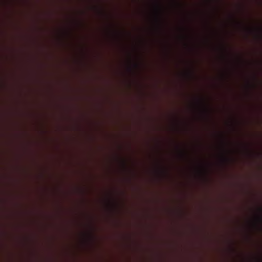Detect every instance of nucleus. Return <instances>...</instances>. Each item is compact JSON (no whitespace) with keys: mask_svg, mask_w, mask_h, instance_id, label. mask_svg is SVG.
<instances>
[{"mask_svg":"<svg viewBox=\"0 0 262 262\" xmlns=\"http://www.w3.org/2000/svg\"><path fill=\"white\" fill-rule=\"evenodd\" d=\"M223 159H224V160H225V161L227 160V158L224 155L223 156Z\"/></svg>","mask_w":262,"mask_h":262,"instance_id":"20e7f679","label":"nucleus"},{"mask_svg":"<svg viewBox=\"0 0 262 262\" xmlns=\"http://www.w3.org/2000/svg\"><path fill=\"white\" fill-rule=\"evenodd\" d=\"M156 14L157 15V21H160V17L162 12L161 5L159 3H156L155 5Z\"/></svg>","mask_w":262,"mask_h":262,"instance_id":"f257e3e1","label":"nucleus"},{"mask_svg":"<svg viewBox=\"0 0 262 262\" xmlns=\"http://www.w3.org/2000/svg\"><path fill=\"white\" fill-rule=\"evenodd\" d=\"M199 103H202V100H201L200 99H199Z\"/></svg>","mask_w":262,"mask_h":262,"instance_id":"423d86ee","label":"nucleus"},{"mask_svg":"<svg viewBox=\"0 0 262 262\" xmlns=\"http://www.w3.org/2000/svg\"><path fill=\"white\" fill-rule=\"evenodd\" d=\"M135 66L136 67H137L138 66V65L137 63H136V64H135Z\"/></svg>","mask_w":262,"mask_h":262,"instance_id":"0eeeda50","label":"nucleus"},{"mask_svg":"<svg viewBox=\"0 0 262 262\" xmlns=\"http://www.w3.org/2000/svg\"><path fill=\"white\" fill-rule=\"evenodd\" d=\"M181 155L183 157H184L185 156V154L183 152H181Z\"/></svg>","mask_w":262,"mask_h":262,"instance_id":"39448f33","label":"nucleus"},{"mask_svg":"<svg viewBox=\"0 0 262 262\" xmlns=\"http://www.w3.org/2000/svg\"><path fill=\"white\" fill-rule=\"evenodd\" d=\"M204 112H205V113L206 114L208 113V111L207 110V109L205 108L204 110Z\"/></svg>","mask_w":262,"mask_h":262,"instance_id":"7ed1b4c3","label":"nucleus"},{"mask_svg":"<svg viewBox=\"0 0 262 262\" xmlns=\"http://www.w3.org/2000/svg\"><path fill=\"white\" fill-rule=\"evenodd\" d=\"M259 211L260 214L258 216L257 219L260 223H262V208H259Z\"/></svg>","mask_w":262,"mask_h":262,"instance_id":"f03ea898","label":"nucleus"},{"mask_svg":"<svg viewBox=\"0 0 262 262\" xmlns=\"http://www.w3.org/2000/svg\"><path fill=\"white\" fill-rule=\"evenodd\" d=\"M188 75L189 76H190V75H191V73L189 72V73H188Z\"/></svg>","mask_w":262,"mask_h":262,"instance_id":"6e6552de","label":"nucleus"}]
</instances>
